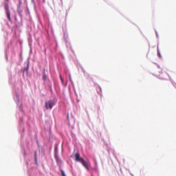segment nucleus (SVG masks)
Segmentation results:
<instances>
[{
  "mask_svg": "<svg viewBox=\"0 0 176 176\" xmlns=\"http://www.w3.org/2000/svg\"><path fill=\"white\" fill-rule=\"evenodd\" d=\"M4 9L6 10V14L10 21H12V18H10V10H9V3H4Z\"/></svg>",
  "mask_w": 176,
  "mask_h": 176,
  "instance_id": "nucleus-1",
  "label": "nucleus"
},
{
  "mask_svg": "<svg viewBox=\"0 0 176 176\" xmlns=\"http://www.w3.org/2000/svg\"><path fill=\"white\" fill-rule=\"evenodd\" d=\"M54 105H56V103L54 102V100H49L48 102H45L46 109H52Z\"/></svg>",
  "mask_w": 176,
  "mask_h": 176,
  "instance_id": "nucleus-2",
  "label": "nucleus"
},
{
  "mask_svg": "<svg viewBox=\"0 0 176 176\" xmlns=\"http://www.w3.org/2000/svg\"><path fill=\"white\" fill-rule=\"evenodd\" d=\"M80 163L87 170H89V162H86L85 159H81Z\"/></svg>",
  "mask_w": 176,
  "mask_h": 176,
  "instance_id": "nucleus-3",
  "label": "nucleus"
},
{
  "mask_svg": "<svg viewBox=\"0 0 176 176\" xmlns=\"http://www.w3.org/2000/svg\"><path fill=\"white\" fill-rule=\"evenodd\" d=\"M82 159H83L82 157H80V155H79V153H76L75 154V160L76 162H82Z\"/></svg>",
  "mask_w": 176,
  "mask_h": 176,
  "instance_id": "nucleus-4",
  "label": "nucleus"
},
{
  "mask_svg": "<svg viewBox=\"0 0 176 176\" xmlns=\"http://www.w3.org/2000/svg\"><path fill=\"white\" fill-rule=\"evenodd\" d=\"M111 153H112V155H113V157H115L116 158V160H117V162H119V160L118 159V153H116V152L115 151V150L114 149H111Z\"/></svg>",
  "mask_w": 176,
  "mask_h": 176,
  "instance_id": "nucleus-5",
  "label": "nucleus"
},
{
  "mask_svg": "<svg viewBox=\"0 0 176 176\" xmlns=\"http://www.w3.org/2000/svg\"><path fill=\"white\" fill-rule=\"evenodd\" d=\"M153 76H155V78H157V79H160V80H168V79L163 77H160V75H155L154 74H152Z\"/></svg>",
  "mask_w": 176,
  "mask_h": 176,
  "instance_id": "nucleus-6",
  "label": "nucleus"
},
{
  "mask_svg": "<svg viewBox=\"0 0 176 176\" xmlns=\"http://www.w3.org/2000/svg\"><path fill=\"white\" fill-rule=\"evenodd\" d=\"M157 56L159 57V58H163V56H162V54L160 53V50H159V45H157Z\"/></svg>",
  "mask_w": 176,
  "mask_h": 176,
  "instance_id": "nucleus-7",
  "label": "nucleus"
},
{
  "mask_svg": "<svg viewBox=\"0 0 176 176\" xmlns=\"http://www.w3.org/2000/svg\"><path fill=\"white\" fill-rule=\"evenodd\" d=\"M55 159L56 160V163L58 165V163H60V158H58V155H57V153H55Z\"/></svg>",
  "mask_w": 176,
  "mask_h": 176,
  "instance_id": "nucleus-8",
  "label": "nucleus"
},
{
  "mask_svg": "<svg viewBox=\"0 0 176 176\" xmlns=\"http://www.w3.org/2000/svg\"><path fill=\"white\" fill-rule=\"evenodd\" d=\"M61 166L59 167V170L60 171L61 174H62V176H67L65 175V172H64V170L63 169H61L60 168Z\"/></svg>",
  "mask_w": 176,
  "mask_h": 176,
  "instance_id": "nucleus-9",
  "label": "nucleus"
},
{
  "mask_svg": "<svg viewBox=\"0 0 176 176\" xmlns=\"http://www.w3.org/2000/svg\"><path fill=\"white\" fill-rule=\"evenodd\" d=\"M155 34H156V37L159 39V33H157V30H155ZM157 46H159V40H158V42H157Z\"/></svg>",
  "mask_w": 176,
  "mask_h": 176,
  "instance_id": "nucleus-10",
  "label": "nucleus"
},
{
  "mask_svg": "<svg viewBox=\"0 0 176 176\" xmlns=\"http://www.w3.org/2000/svg\"><path fill=\"white\" fill-rule=\"evenodd\" d=\"M43 80H46V74H43Z\"/></svg>",
  "mask_w": 176,
  "mask_h": 176,
  "instance_id": "nucleus-11",
  "label": "nucleus"
},
{
  "mask_svg": "<svg viewBox=\"0 0 176 176\" xmlns=\"http://www.w3.org/2000/svg\"><path fill=\"white\" fill-rule=\"evenodd\" d=\"M128 171H129V173L130 175H131V176H134V175H133V173H131V172H130V170H128Z\"/></svg>",
  "mask_w": 176,
  "mask_h": 176,
  "instance_id": "nucleus-12",
  "label": "nucleus"
},
{
  "mask_svg": "<svg viewBox=\"0 0 176 176\" xmlns=\"http://www.w3.org/2000/svg\"><path fill=\"white\" fill-rule=\"evenodd\" d=\"M34 160H35V162H36V164L38 163V158H36V157L34 158Z\"/></svg>",
  "mask_w": 176,
  "mask_h": 176,
  "instance_id": "nucleus-13",
  "label": "nucleus"
},
{
  "mask_svg": "<svg viewBox=\"0 0 176 176\" xmlns=\"http://www.w3.org/2000/svg\"><path fill=\"white\" fill-rule=\"evenodd\" d=\"M157 68L159 69H160V68H162V67H160V65H157Z\"/></svg>",
  "mask_w": 176,
  "mask_h": 176,
  "instance_id": "nucleus-14",
  "label": "nucleus"
},
{
  "mask_svg": "<svg viewBox=\"0 0 176 176\" xmlns=\"http://www.w3.org/2000/svg\"><path fill=\"white\" fill-rule=\"evenodd\" d=\"M60 80H61V82H63V77L61 76V75H60Z\"/></svg>",
  "mask_w": 176,
  "mask_h": 176,
  "instance_id": "nucleus-15",
  "label": "nucleus"
},
{
  "mask_svg": "<svg viewBox=\"0 0 176 176\" xmlns=\"http://www.w3.org/2000/svg\"><path fill=\"white\" fill-rule=\"evenodd\" d=\"M36 157V151L34 152V158Z\"/></svg>",
  "mask_w": 176,
  "mask_h": 176,
  "instance_id": "nucleus-16",
  "label": "nucleus"
},
{
  "mask_svg": "<svg viewBox=\"0 0 176 176\" xmlns=\"http://www.w3.org/2000/svg\"><path fill=\"white\" fill-rule=\"evenodd\" d=\"M153 64H155V65H158L157 63H155V62H153Z\"/></svg>",
  "mask_w": 176,
  "mask_h": 176,
  "instance_id": "nucleus-17",
  "label": "nucleus"
},
{
  "mask_svg": "<svg viewBox=\"0 0 176 176\" xmlns=\"http://www.w3.org/2000/svg\"><path fill=\"white\" fill-rule=\"evenodd\" d=\"M159 74H163V71L159 72Z\"/></svg>",
  "mask_w": 176,
  "mask_h": 176,
  "instance_id": "nucleus-18",
  "label": "nucleus"
},
{
  "mask_svg": "<svg viewBox=\"0 0 176 176\" xmlns=\"http://www.w3.org/2000/svg\"><path fill=\"white\" fill-rule=\"evenodd\" d=\"M19 5H21V0H19Z\"/></svg>",
  "mask_w": 176,
  "mask_h": 176,
  "instance_id": "nucleus-19",
  "label": "nucleus"
},
{
  "mask_svg": "<svg viewBox=\"0 0 176 176\" xmlns=\"http://www.w3.org/2000/svg\"><path fill=\"white\" fill-rule=\"evenodd\" d=\"M136 27L138 28V29L140 30V28H138V25H136Z\"/></svg>",
  "mask_w": 176,
  "mask_h": 176,
  "instance_id": "nucleus-20",
  "label": "nucleus"
},
{
  "mask_svg": "<svg viewBox=\"0 0 176 176\" xmlns=\"http://www.w3.org/2000/svg\"><path fill=\"white\" fill-rule=\"evenodd\" d=\"M136 27L138 28V29L140 30V28H138V25H136Z\"/></svg>",
  "mask_w": 176,
  "mask_h": 176,
  "instance_id": "nucleus-21",
  "label": "nucleus"
},
{
  "mask_svg": "<svg viewBox=\"0 0 176 176\" xmlns=\"http://www.w3.org/2000/svg\"><path fill=\"white\" fill-rule=\"evenodd\" d=\"M136 27L138 28V29L140 30V28H138V25H136Z\"/></svg>",
  "mask_w": 176,
  "mask_h": 176,
  "instance_id": "nucleus-22",
  "label": "nucleus"
},
{
  "mask_svg": "<svg viewBox=\"0 0 176 176\" xmlns=\"http://www.w3.org/2000/svg\"><path fill=\"white\" fill-rule=\"evenodd\" d=\"M136 27L138 28V29L140 30V28H138V25H136Z\"/></svg>",
  "mask_w": 176,
  "mask_h": 176,
  "instance_id": "nucleus-23",
  "label": "nucleus"
},
{
  "mask_svg": "<svg viewBox=\"0 0 176 176\" xmlns=\"http://www.w3.org/2000/svg\"><path fill=\"white\" fill-rule=\"evenodd\" d=\"M140 31L141 34H142V32L141 31V30H140Z\"/></svg>",
  "mask_w": 176,
  "mask_h": 176,
  "instance_id": "nucleus-24",
  "label": "nucleus"
},
{
  "mask_svg": "<svg viewBox=\"0 0 176 176\" xmlns=\"http://www.w3.org/2000/svg\"><path fill=\"white\" fill-rule=\"evenodd\" d=\"M69 79H70V80H71V76H69Z\"/></svg>",
  "mask_w": 176,
  "mask_h": 176,
  "instance_id": "nucleus-25",
  "label": "nucleus"
},
{
  "mask_svg": "<svg viewBox=\"0 0 176 176\" xmlns=\"http://www.w3.org/2000/svg\"><path fill=\"white\" fill-rule=\"evenodd\" d=\"M123 162H124V159L123 160Z\"/></svg>",
  "mask_w": 176,
  "mask_h": 176,
  "instance_id": "nucleus-26",
  "label": "nucleus"
}]
</instances>
